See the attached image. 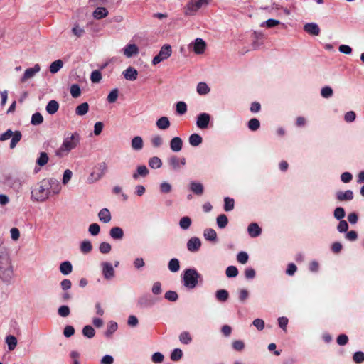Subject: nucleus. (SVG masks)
<instances>
[{"mask_svg":"<svg viewBox=\"0 0 364 364\" xmlns=\"http://www.w3.org/2000/svg\"><path fill=\"white\" fill-rule=\"evenodd\" d=\"M80 140L81 136L78 132L68 134L63 138L61 145L55 151V155L60 158L68 156L72 150L79 146Z\"/></svg>","mask_w":364,"mask_h":364,"instance_id":"nucleus-1","label":"nucleus"},{"mask_svg":"<svg viewBox=\"0 0 364 364\" xmlns=\"http://www.w3.org/2000/svg\"><path fill=\"white\" fill-rule=\"evenodd\" d=\"M50 186L47 179H43L31 191V199L37 202L46 201L50 196Z\"/></svg>","mask_w":364,"mask_h":364,"instance_id":"nucleus-2","label":"nucleus"},{"mask_svg":"<svg viewBox=\"0 0 364 364\" xmlns=\"http://www.w3.org/2000/svg\"><path fill=\"white\" fill-rule=\"evenodd\" d=\"M199 278H201V276L195 269H187L183 272V284L188 289H193L196 287Z\"/></svg>","mask_w":364,"mask_h":364,"instance_id":"nucleus-3","label":"nucleus"},{"mask_svg":"<svg viewBox=\"0 0 364 364\" xmlns=\"http://www.w3.org/2000/svg\"><path fill=\"white\" fill-rule=\"evenodd\" d=\"M107 171V165L105 162L97 164L93 168V171L87 177V182L89 184L94 183L100 181Z\"/></svg>","mask_w":364,"mask_h":364,"instance_id":"nucleus-4","label":"nucleus"},{"mask_svg":"<svg viewBox=\"0 0 364 364\" xmlns=\"http://www.w3.org/2000/svg\"><path fill=\"white\" fill-rule=\"evenodd\" d=\"M0 277L5 282H9L13 277V268L7 257L0 261Z\"/></svg>","mask_w":364,"mask_h":364,"instance_id":"nucleus-5","label":"nucleus"},{"mask_svg":"<svg viewBox=\"0 0 364 364\" xmlns=\"http://www.w3.org/2000/svg\"><path fill=\"white\" fill-rule=\"evenodd\" d=\"M209 3V0H190L185 7V14L186 16H192Z\"/></svg>","mask_w":364,"mask_h":364,"instance_id":"nucleus-6","label":"nucleus"},{"mask_svg":"<svg viewBox=\"0 0 364 364\" xmlns=\"http://www.w3.org/2000/svg\"><path fill=\"white\" fill-rule=\"evenodd\" d=\"M172 53V48L171 46L168 44L164 45L160 50L158 55H156L153 59H152V65H156L157 64L160 63L161 61H164L166 59H168Z\"/></svg>","mask_w":364,"mask_h":364,"instance_id":"nucleus-7","label":"nucleus"},{"mask_svg":"<svg viewBox=\"0 0 364 364\" xmlns=\"http://www.w3.org/2000/svg\"><path fill=\"white\" fill-rule=\"evenodd\" d=\"M189 48H192L196 54L201 55L206 49V43L202 38H198L189 45Z\"/></svg>","mask_w":364,"mask_h":364,"instance_id":"nucleus-8","label":"nucleus"},{"mask_svg":"<svg viewBox=\"0 0 364 364\" xmlns=\"http://www.w3.org/2000/svg\"><path fill=\"white\" fill-rule=\"evenodd\" d=\"M102 273L105 279L109 280L114 277V269L112 264L108 262H103L100 264Z\"/></svg>","mask_w":364,"mask_h":364,"instance_id":"nucleus-9","label":"nucleus"},{"mask_svg":"<svg viewBox=\"0 0 364 364\" xmlns=\"http://www.w3.org/2000/svg\"><path fill=\"white\" fill-rule=\"evenodd\" d=\"M210 121V116L208 113H200L198 115L196 125L200 129H207Z\"/></svg>","mask_w":364,"mask_h":364,"instance_id":"nucleus-10","label":"nucleus"},{"mask_svg":"<svg viewBox=\"0 0 364 364\" xmlns=\"http://www.w3.org/2000/svg\"><path fill=\"white\" fill-rule=\"evenodd\" d=\"M40 70L41 66L39 64H36L33 67L26 69L20 80L21 82H25L28 80L33 77L34 75L40 71Z\"/></svg>","mask_w":364,"mask_h":364,"instance_id":"nucleus-11","label":"nucleus"},{"mask_svg":"<svg viewBox=\"0 0 364 364\" xmlns=\"http://www.w3.org/2000/svg\"><path fill=\"white\" fill-rule=\"evenodd\" d=\"M168 162L173 170H177L186 164V159L184 157L178 158L176 156H172L168 159Z\"/></svg>","mask_w":364,"mask_h":364,"instance_id":"nucleus-12","label":"nucleus"},{"mask_svg":"<svg viewBox=\"0 0 364 364\" xmlns=\"http://www.w3.org/2000/svg\"><path fill=\"white\" fill-rule=\"evenodd\" d=\"M6 184L17 193L21 190L23 185L21 179L17 178H8Z\"/></svg>","mask_w":364,"mask_h":364,"instance_id":"nucleus-13","label":"nucleus"},{"mask_svg":"<svg viewBox=\"0 0 364 364\" xmlns=\"http://www.w3.org/2000/svg\"><path fill=\"white\" fill-rule=\"evenodd\" d=\"M139 52V48L136 44L129 43L123 48V54L127 58H132L136 55Z\"/></svg>","mask_w":364,"mask_h":364,"instance_id":"nucleus-14","label":"nucleus"},{"mask_svg":"<svg viewBox=\"0 0 364 364\" xmlns=\"http://www.w3.org/2000/svg\"><path fill=\"white\" fill-rule=\"evenodd\" d=\"M201 247V241L198 237H193L187 242V249L192 252H197Z\"/></svg>","mask_w":364,"mask_h":364,"instance_id":"nucleus-15","label":"nucleus"},{"mask_svg":"<svg viewBox=\"0 0 364 364\" xmlns=\"http://www.w3.org/2000/svg\"><path fill=\"white\" fill-rule=\"evenodd\" d=\"M122 75L126 80L134 81L137 79L138 71L134 68L129 67L123 71Z\"/></svg>","mask_w":364,"mask_h":364,"instance_id":"nucleus-16","label":"nucleus"},{"mask_svg":"<svg viewBox=\"0 0 364 364\" xmlns=\"http://www.w3.org/2000/svg\"><path fill=\"white\" fill-rule=\"evenodd\" d=\"M304 29L306 33L313 36H318L320 33V28L315 23H309L305 24Z\"/></svg>","mask_w":364,"mask_h":364,"instance_id":"nucleus-17","label":"nucleus"},{"mask_svg":"<svg viewBox=\"0 0 364 364\" xmlns=\"http://www.w3.org/2000/svg\"><path fill=\"white\" fill-rule=\"evenodd\" d=\"M183 141L178 136L173 137L170 141V148L174 152L180 151L182 149Z\"/></svg>","mask_w":364,"mask_h":364,"instance_id":"nucleus-18","label":"nucleus"},{"mask_svg":"<svg viewBox=\"0 0 364 364\" xmlns=\"http://www.w3.org/2000/svg\"><path fill=\"white\" fill-rule=\"evenodd\" d=\"M336 198L340 201L351 200L353 198V193L350 190L338 191L336 193Z\"/></svg>","mask_w":364,"mask_h":364,"instance_id":"nucleus-19","label":"nucleus"},{"mask_svg":"<svg viewBox=\"0 0 364 364\" xmlns=\"http://www.w3.org/2000/svg\"><path fill=\"white\" fill-rule=\"evenodd\" d=\"M247 231L250 237H256L259 236L262 232V229L255 223H252L247 228Z\"/></svg>","mask_w":364,"mask_h":364,"instance_id":"nucleus-20","label":"nucleus"},{"mask_svg":"<svg viewBox=\"0 0 364 364\" xmlns=\"http://www.w3.org/2000/svg\"><path fill=\"white\" fill-rule=\"evenodd\" d=\"M149 173V169L144 165L139 166L136 168V172L132 174V177L134 180H137L139 176L146 177Z\"/></svg>","mask_w":364,"mask_h":364,"instance_id":"nucleus-21","label":"nucleus"},{"mask_svg":"<svg viewBox=\"0 0 364 364\" xmlns=\"http://www.w3.org/2000/svg\"><path fill=\"white\" fill-rule=\"evenodd\" d=\"M190 190L195 194L201 196L203 193L204 188L201 183L192 181L190 183Z\"/></svg>","mask_w":364,"mask_h":364,"instance_id":"nucleus-22","label":"nucleus"},{"mask_svg":"<svg viewBox=\"0 0 364 364\" xmlns=\"http://www.w3.org/2000/svg\"><path fill=\"white\" fill-rule=\"evenodd\" d=\"M156 125L158 129L165 130L169 128L171 123L167 117H161L156 120Z\"/></svg>","mask_w":364,"mask_h":364,"instance_id":"nucleus-23","label":"nucleus"},{"mask_svg":"<svg viewBox=\"0 0 364 364\" xmlns=\"http://www.w3.org/2000/svg\"><path fill=\"white\" fill-rule=\"evenodd\" d=\"M98 217L100 220L105 223H109L112 219L111 213L107 208L101 209L98 213Z\"/></svg>","mask_w":364,"mask_h":364,"instance_id":"nucleus-24","label":"nucleus"},{"mask_svg":"<svg viewBox=\"0 0 364 364\" xmlns=\"http://www.w3.org/2000/svg\"><path fill=\"white\" fill-rule=\"evenodd\" d=\"M108 11L105 7H97L92 13V16L95 19L100 20L105 18L108 15Z\"/></svg>","mask_w":364,"mask_h":364,"instance_id":"nucleus-25","label":"nucleus"},{"mask_svg":"<svg viewBox=\"0 0 364 364\" xmlns=\"http://www.w3.org/2000/svg\"><path fill=\"white\" fill-rule=\"evenodd\" d=\"M47 181H49V184L50 186V193H53V194H58L61 190V186L59 181L55 178H49L47 179Z\"/></svg>","mask_w":364,"mask_h":364,"instance_id":"nucleus-26","label":"nucleus"},{"mask_svg":"<svg viewBox=\"0 0 364 364\" xmlns=\"http://www.w3.org/2000/svg\"><path fill=\"white\" fill-rule=\"evenodd\" d=\"M59 109V104L56 100H52L46 105V112L50 114H54Z\"/></svg>","mask_w":364,"mask_h":364,"instance_id":"nucleus-27","label":"nucleus"},{"mask_svg":"<svg viewBox=\"0 0 364 364\" xmlns=\"http://www.w3.org/2000/svg\"><path fill=\"white\" fill-rule=\"evenodd\" d=\"M59 269L63 275H68L73 271L72 264L69 261H65L60 264Z\"/></svg>","mask_w":364,"mask_h":364,"instance_id":"nucleus-28","label":"nucleus"},{"mask_svg":"<svg viewBox=\"0 0 364 364\" xmlns=\"http://www.w3.org/2000/svg\"><path fill=\"white\" fill-rule=\"evenodd\" d=\"M132 148L134 150L139 151L142 149L144 146L143 139L141 136H136L132 139L131 142Z\"/></svg>","mask_w":364,"mask_h":364,"instance_id":"nucleus-29","label":"nucleus"},{"mask_svg":"<svg viewBox=\"0 0 364 364\" xmlns=\"http://www.w3.org/2000/svg\"><path fill=\"white\" fill-rule=\"evenodd\" d=\"M109 235L114 240H121L124 236V232L121 228L114 227L110 230Z\"/></svg>","mask_w":364,"mask_h":364,"instance_id":"nucleus-30","label":"nucleus"},{"mask_svg":"<svg viewBox=\"0 0 364 364\" xmlns=\"http://www.w3.org/2000/svg\"><path fill=\"white\" fill-rule=\"evenodd\" d=\"M203 235L205 240H207L211 242H216L217 240V233L215 230L212 228H208L205 230Z\"/></svg>","mask_w":364,"mask_h":364,"instance_id":"nucleus-31","label":"nucleus"},{"mask_svg":"<svg viewBox=\"0 0 364 364\" xmlns=\"http://www.w3.org/2000/svg\"><path fill=\"white\" fill-rule=\"evenodd\" d=\"M216 299L220 302H225L229 298V293L225 289H220L215 292Z\"/></svg>","mask_w":364,"mask_h":364,"instance_id":"nucleus-32","label":"nucleus"},{"mask_svg":"<svg viewBox=\"0 0 364 364\" xmlns=\"http://www.w3.org/2000/svg\"><path fill=\"white\" fill-rule=\"evenodd\" d=\"M63 66V63L61 60H56L53 61L49 67V70L51 73L55 74L58 73Z\"/></svg>","mask_w":364,"mask_h":364,"instance_id":"nucleus-33","label":"nucleus"},{"mask_svg":"<svg viewBox=\"0 0 364 364\" xmlns=\"http://www.w3.org/2000/svg\"><path fill=\"white\" fill-rule=\"evenodd\" d=\"M13 134L11 136V140L10 142V148L14 149L16 147V144L20 141L22 137L21 132L20 131H15L13 132Z\"/></svg>","mask_w":364,"mask_h":364,"instance_id":"nucleus-34","label":"nucleus"},{"mask_svg":"<svg viewBox=\"0 0 364 364\" xmlns=\"http://www.w3.org/2000/svg\"><path fill=\"white\" fill-rule=\"evenodd\" d=\"M89 110V105L87 102H83L79 105L75 109V114L78 116H83L87 113Z\"/></svg>","mask_w":364,"mask_h":364,"instance_id":"nucleus-35","label":"nucleus"},{"mask_svg":"<svg viewBox=\"0 0 364 364\" xmlns=\"http://www.w3.org/2000/svg\"><path fill=\"white\" fill-rule=\"evenodd\" d=\"M203 139L198 134H192L189 136V143L193 146H197L202 143Z\"/></svg>","mask_w":364,"mask_h":364,"instance_id":"nucleus-36","label":"nucleus"},{"mask_svg":"<svg viewBox=\"0 0 364 364\" xmlns=\"http://www.w3.org/2000/svg\"><path fill=\"white\" fill-rule=\"evenodd\" d=\"M149 166L151 168H159L162 166V161L159 157L153 156L149 160Z\"/></svg>","mask_w":364,"mask_h":364,"instance_id":"nucleus-37","label":"nucleus"},{"mask_svg":"<svg viewBox=\"0 0 364 364\" xmlns=\"http://www.w3.org/2000/svg\"><path fill=\"white\" fill-rule=\"evenodd\" d=\"M6 343L8 345L9 350H13L16 347L17 339L15 336L9 335L6 338Z\"/></svg>","mask_w":364,"mask_h":364,"instance_id":"nucleus-38","label":"nucleus"},{"mask_svg":"<svg viewBox=\"0 0 364 364\" xmlns=\"http://www.w3.org/2000/svg\"><path fill=\"white\" fill-rule=\"evenodd\" d=\"M217 225L220 228H224L228 223V217L225 214H220L216 219Z\"/></svg>","mask_w":364,"mask_h":364,"instance_id":"nucleus-39","label":"nucleus"},{"mask_svg":"<svg viewBox=\"0 0 364 364\" xmlns=\"http://www.w3.org/2000/svg\"><path fill=\"white\" fill-rule=\"evenodd\" d=\"M168 269L172 272H176L180 269V264L178 259H171L168 262Z\"/></svg>","mask_w":364,"mask_h":364,"instance_id":"nucleus-40","label":"nucleus"},{"mask_svg":"<svg viewBox=\"0 0 364 364\" xmlns=\"http://www.w3.org/2000/svg\"><path fill=\"white\" fill-rule=\"evenodd\" d=\"M210 92V88L205 82H199L197 85V92L200 95H204Z\"/></svg>","mask_w":364,"mask_h":364,"instance_id":"nucleus-41","label":"nucleus"},{"mask_svg":"<svg viewBox=\"0 0 364 364\" xmlns=\"http://www.w3.org/2000/svg\"><path fill=\"white\" fill-rule=\"evenodd\" d=\"M49 157L47 153L41 152L39 157L36 159V164L40 166H45L48 161Z\"/></svg>","mask_w":364,"mask_h":364,"instance_id":"nucleus-42","label":"nucleus"},{"mask_svg":"<svg viewBox=\"0 0 364 364\" xmlns=\"http://www.w3.org/2000/svg\"><path fill=\"white\" fill-rule=\"evenodd\" d=\"M191 219L188 216H184L179 221L180 228L183 230H187L191 225Z\"/></svg>","mask_w":364,"mask_h":364,"instance_id":"nucleus-43","label":"nucleus"},{"mask_svg":"<svg viewBox=\"0 0 364 364\" xmlns=\"http://www.w3.org/2000/svg\"><path fill=\"white\" fill-rule=\"evenodd\" d=\"M82 334L84 336L92 338L95 335V331L91 326H85L82 329Z\"/></svg>","mask_w":364,"mask_h":364,"instance_id":"nucleus-44","label":"nucleus"},{"mask_svg":"<svg viewBox=\"0 0 364 364\" xmlns=\"http://www.w3.org/2000/svg\"><path fill=\"white\" fill-rule=\"evenodd\" d=\"M92 250V243L89 240H84L80 244V250L83 253H89Z\"/></svg>","mask_w":364,"mask_h":364,"instance_id":"nucleus-45","label":"nucleus"},{"mask_svg":"<svg viewBox=\"0 0 364 364\" xmlns=\"http://www.w3.org/2000/svg\"><path fill=\"white\" fill-rule=\"evenodd\" d=\"M43 122V117L40 112H36L32 115L31 123L33 125H39Z\"/></svg>","mask_w":364,"mask_h":364,"instance_id":"nucleus-46","label":"nucleus"},{"mask_svg":"<svg viewBox=\"0 0 364 364\" xmlns=\"http://www.w3.org/2000/svg\"><path fill=\"white\" fill-rule=\"evenodd\" d=\"M179 340L182 343L187 345L191 342L192 338L188 331H183L180 334Z\"/></svg>","mask_w":364,"mask_h":364,"instance_id":"nucleus-47","label":"nucleus"},{"mask_svg":"<svg viewBox=\"0 0 364 364\" xmlns=\"http://www.w3.org/2000/svg\"><path fill=\"white\" fill-rule=\"evenodd\" d=\"M224 210L225 211H230L234 208L235 201L232 198L225 197L224 199Z\"/></svg>","mask_w":364,"mask_h":364,"instance_id":"nucleus-48","label":"nucleus"},{"mask_svg":"<svg viewBox=\"0 0 364 364\" xmlns=\"http://www.w3.org/2000/svg\"><path fill=\"white\" fill-rule=\"evenodd\" d=\"M118 95H119V91L117 88L115 89H113L110 92L109 94L108 95L107 97V100L108 101V102L109 103H114L117 101V97H118Z\"/></svg>","mask_w":364,"mask_h":364,"instance_id":"nucleus-49","label":"nucleus"},{"mask_svg":"<svg viewBox=\"0 0 364 364\" xmlns=\"http://www.w3.org/2000/svg\"><path fill=\"white\" fill-rule=\"evenodd\" d=\"M187 112V105L184 102H178L176 103V112L180 114H184Z\"/></svg>","mask_w":364,"mask_h":364,"instance_id":"nucleus-50","label":"nucleus"},{"mask_svg":"<svg viewBox=\"0 0 364 364\" xmlns=\"http://www.w3.org/2000/svg\"><path fill=\"white\" fill-rule=\"evenodd\" d=\"M102 80V74L99 70H94L91 73L90 80L93 83H98Z\"/></svg>","mask_w":364,"mask_h":364,"instance_id":"nucleus-51","label":"nucleus"},{"mask_svg":"<svg viewBox=\"0 0 364 364\" xmlns=\"http://www.w3.org/2000/svg\"><path fill=\"white\" fill-rule=\"evenodd\" d=\"M70 94L73 97L77 98L81 94L80 86L77 84L72 85L70 90Z\"/></svg>","mask_w":364,"mask_h":364,"instance_id":"nucleus-52","label":"nucleus"},{"mask_svg":"<svg viewBox=\"0 0 364 364\" xmlns=\"http://www.w3.org/2000/svg\"><path fill=\"white\" fill-rule=\"evenodd\" d=\"M182 350L179 348H175L171 354V359L173 361H178L182 358Z\"/></svg>","mask_w":364,"mask_h":364,"instance_id":"nucleus-53","label":"nucleus"},{"mask_svg":"<svg viewBox=\"0 0 364 364\" xmlns=\"http://www.w3.org/2000/svg\"><path fill=\"white\" fill-rule=\"evenodd\" d=\"M260 123L256 118L251 119L248 122V127L252 131H256L259 128Z\"/></svg>","mask_w":364,"mask_h":364,"instance_id":"nucleus-54","label":"nucleus"},{"mask_svg":"<svg viewBox=\"0 0 364 364\" xmlns=\"http://www.w3.org/2000/svg\"><path fill=\"white\" fill-rule=\"evenodd\" d=\"M225 273L228 277H235L238 274V270L235 266H229L226 269Z\"/></svg>","mask_w":364,"mask_h":364,"instance_id":"nucleus-55","label":"nucleus"},{"mask_svg":"<svg viewBox=\"0 0 364 364\" xmlns=\"http://www.w3.org/2000/svg\"><path fill=\"white\" fill-rule=\"evenodd\" d=\"M151 143L153 146L158 148L162 145L163 139L159 135H156L151 138Z\"/></svg>","mask_w":364,"mask_h":364,"instance_id":"nucleus-56","label":"nucleus"},{"mask_svg":"<svg viewBox=\"0 0 364 364\" xmlns=\"http://www.w3.org/2000/svg\"><path fill=\"white\" fill-rule=\"evenodd\" d=\"M333 215L337 220H342L345 217L344 209L341 207L336 208L334 210Z\"/></svg>","mask_w":364,"mask_h":364,"instance_id":"nucleus-57","label":"nucleus"},{"mask_svg":"<svg viewBox=\"0 0 364 364\" xmlns=\"http://www.w3.org/2000/svg\"><path fill=\"white\" fill-rule=\"evenodd\" d=\"M72 33L75 36L80 38L84 35L85 30L80 28L78 24H75L74 27L72 28Z\"/></svg>","mask_w":364,"mask_h":364,"instance_id":"nucleus-58","label":"nucleus"},{"mask_svg":"<svg viewBox=\"0 0 364 364\" xmlns=\"http://www.w3.org/2000/svg\"><path fill=\"white\" fill-rule=\"evenodd\" d=\"M99 250L102 254H107L111 251V245L109 243L103 242L100 245Z\"/></svg>","mask_w":364,"mask_h":364,"instance_id":"nucleus-59","label":"nucleus"},{"mask_svg":"<svg viewBox=\"0 0 364 364\" xmlns=\"http://www.w3.org/2000/svg\"><path fill=\"white\" fill-rule=\"evenodd\" d=\"M58 313L60 316L66 317V316H69L70 311L68 306L63 305L59 307V309L58 310Z\"/></svg>","mask_w":364,"mask_h":364,"instance_id":"nucleus-60","label":"nucleus"},{"mask_svg":"<svg viewBox=\"0 0 364 364\" xmlns=\"http://www.w3.org/2000/svg\"><path fill=\"white\" fill-rule=\"evenodd\" d=\"M117 329V323L116 322H110L108 326L107 330L105 332V336L109 337Z\"/></svg>","mask_w":364,"mask_h":364,"instance_id":"nucleus-61","label":"nucleus"},{"mask_svg":"<svg viewBox=\"0 0 364 364\" xmlns=\"http://www.w3.org/2000/svg\"><path fill=\"white\" fill-rule=\"evenodd\" d=\"M165 299L170 301H176L178 299V294L176 291H168L165 293Z\"/></svg>","mask_w":364,"mask_h":364,"instance_id":"nucleus-62","label":"nucleus"},{"mask_svg":"<svg viewBox=\"0 0 364 364\" xmlns=\"http://www.w3.org/2000/svg\"><path fill=\"white\" fill-rule=\"evenodd\" d=\"M321 94L324 98L331 97L333 95V90L330 87L326 86L321 89Z\"/></svg>","mask_w":364,"mask_h":364,"instance_id":"nucleus-63","label":"nucleus"},{"mask_svg":"<svg viewBox=\"0 0 364 364\" xmlns=\"http://www.w3.org/2000/svg\"><path fill=\"white\" fill-rule=\"evenodd\" d=\"M353 359L356 363H361L364 361V353L361 351L355 352L353 356Z\"/></svg>","mask_w":364,"mask_h":364,"instance_id":"nucleus-64","label":"nucleus"}]
</instances>
